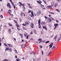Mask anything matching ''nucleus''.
<instances>
[{
  "instance_id": "nucleus-14",
  "label": "nucleus",
  "mask_w": 61,
  "mask_h": 61,
  "mask_svg": "<svg viewBox=\"0 0 61 61\" xmlns=\"http://www.w3.org/2000/svg\"><path fill=\"white\" fill-rule=\"evenodd\" d=\"M58 25V24H54V25L55 26H57Z\"/></svg>"
},
{
  "instance_id": "nucleus-58",
  "label": "nucleus",
  "mask_w": 61,
  "mask_h": 61,
  "mask_svg": "<svg viewBox=\"0 0 61 61\" xmlns=\"http://www.w3.org/2000/svg\"><path fill=\"white\" fill-rule=\"evenodd\" d=\"M29 48H30V49H31V46H29Z\"/></svg>"
},
{
  "instance_id": "nucleus-2",
  "label": "nucleus",
  "mask_w": 61,
  "mask_h": 61,
  "mask_svg": "<svg viewBox=\"0 0 61 61\" xmlns=\"http://www.w3.org/2000/svg\"><path fill=\"white\" fill-rule=\"evenodd\" d=\"M41 11L39 10L38 12H37V15H41Z\"/></svg>"
},
{
  "instance_id": "nucleus-61",
  "label": "nucleus",
  "mask_w": 61,
  "mask_h": 61,
  "mask_svg": "<svg viewBox=\"0 0 61 61\" xmlns=\"http://www.w3.org/2000/svg\"><path fill=\"white\" fill-rule=\"evenodd\" d=\"M36 15H37V14H34V15H35V16H36Z\"/></svg>"
},
{
  "instance_id": "nucleus-38",
  "label": "nucleus",
  "mask_w": 61,
  "mask_h": 61,
  "mask_svg": "<svg viewBox=\"0 0 61 61\" xmlns=\"http://www.w3.org/2000/svg\"><path fill=\"white\" fill-rule=\"evenodd\" d=\"M28 19H29V20H31V18L30 17H29L28 18Z\"/></svg>"
},
{
  "instance_id": "nucleus-27",
  "label": "nucleus",
  "mask_w": 61,
  "mask_h": 61,
  "mask_svg": "<svg viewBox=\"0 0 61 61\" xmlns=\"http://www.w3.org/2000/svg\"><path fill=\"white\" fill-rule=\"evenodd\" d=\"M15 53H18L17 52V51L16 50V49H15Z\"/></svg>"
},
{
  "instance_id": "nucleus-12",
  "label": "nucleus",
  "mask_w": 61,
  "mask_h": 61,
  "mask_svg": "<svg viewBox=\"0 0 61 61\" xmlns=\"http://www.w3.org/2000/svg\"><path fill=\"white\" fill-rule=\"evenodd\" d=\"M40 20H38V24H40Z\"/></svg>"
},
{
  "instance_id": "nucleus-20",
  "label": "nucleus",
  "mask_w": 61,
  "mask_h": 61,
  "mask_svg": "<svg viewBox=\"0 0 61 61\" xmlns=\"http://www.w3.org/2000/svg\"><path fill=\"white\" fill-rule=\"evenodd\" d=\"M61 38H58V39L57 40V42H58V41H59V40H61Z\"/></svg>"
},
{
  "instance_id": "nucleus-36",
  "label": "nucleus",
  "mask_w": 61,
  "mask_h": 61,
  "mask_svg": "<svg viewBox=\"0 0 61 61\" xmlns=\"http://www.w3.org/2000/svg\"><path fill=\"white\" fill-rule=\"evenodd\" d=\"M19 3L20 4L21 6L22 5V3L21 2H19Z\"/></svg>"
},
{
  "instance_id": "nucleus-39",
  "label": "nucleus",
  "mask_w": 61,
  "mask_h": 61,
  "mask_svg": "<svg viewBox=\"0 0 61 61\" xmlns=\"http://www.w3.org/2000/svg\"><path fill=\"white\" fill-rule=\"evenodd\" d=\"M19 61V59L18 58L16 60V61Z\"/></svg>"
},
{
  "instance_id": "nucleus-24",
  "label": "nucleus",
  "mask_w": 61,
  "mask_h": 61,
  "mask_svg": "<svg viewBox=\"0 0 61 61\" xmlns=\"http://www.w3.org/2000/svg\"><path fill=\"white\" fill-rule=\"evenodd\" d=\"M8 46L9 47H11V45L10 44H8Z\"/></svg>"
},
{
  "instance_id": "nucleus-8",
  "label": "nucleus",
  "mask_w": 61,
  "mask_h": 61,
  "mask_svg": "<svg viewBox=\"0 0 61 61\" xmlns=\"http://www.w3.org/2000/svg\"><path fill=\"white\" fill-rule=\"evenodd\" d=\"M46 24V23L44 22H41V25H45Z\"/></svg>"
},
{
  "instance_id": "nucleus-19",
  "label": "nucleus",
  "mask_w": 61,
  "mask_h": 61,
  "mask_svg": "<svg viewBox=\"0 0 61 61\" xmlns=\"http://www.w3.org/2000/svg\"><path fill=\"white\" fill-rule=\"evenodd\" d=\"M57 35H56V36L54 38V39H55V41H56V38H57Z\"/></svg>"
},
{
  "instance_id": "nucleus-50",
  "label": "nucleus",
  "mask_w": 61,
  "mask_h": 61,
  "mask_svg": "<svg viewBox=\"0 0 61 61\" xmlns=\"http://www.w3.org/2000/svg\"><path fill=\"white\" fill-rule=\"evenodd\" d=\"M51 53V51H50L49 53L48 54L49 55H50V53Z\"/></svg>"
},
{
  "instance_id": "nucleus-42",
  "label": "nucleus",
  "mask_w": 61,
  "mask_h": 61,
  "mask_svg": "<svg viewBox=\"0 0 61 61\" xmlns=\"http://www.w3.org/2000/svg\"><path fill=\"white\" fill-rule=\"evenodd\" d=\"M22 25H23V26H25L26 25L25 24H22Z\"/></svg>"
},
{
  "instance_id": "nucleus-11",
  "label": "nucleus",
  "mask_w": 61,
  "mask_h": 61,
  "mask_svg": "<svg viewBox=\"0 0 61 61\" xmlns=\"http://www.w3.org/2000/svg\"><path fill=\"white\" fill-rule=\"evenodd\" d=\"M31 15H32L34 17V13H33V11H32L31 12Z\"/></svg>"
},
{
  "instance_id": "nucleus-26",
  "label": "nucleus",
  "mask_w": 61,
  "mask_h": 61,
  "mask_svg": "<svg viewBox=\"0 0 61 61\" xmlns=\"http://www.w3.org/2000/svg\"><path fill=\"white\" fill-rule=\"evenodd\" d=\"M56 10L58 12H60V10H59L58 9H56Z\"/></svg>"
},
{
  "instance_id": "nucleus-29",
  "label": "nucleus",
  "mask_w": 61,
  "mask_h": 61,
  "mask_svg": "<svg viewBox=\"0 0 61 61\" xmlns=\"http://www.w3.org/2000/svg\"><path fill=\"white\" fill-rule=\"evenodd\" d=\"M33 34V32L32 31H31L30 32V34L31 35H32Z\"/></svg>"
},
{
  "instance_id": "nucleus-45",
  "label": "nucleus",
  "mask_w": 61,
  "mask_h": 61,
  "mask_svg": "<svg viewBox=\"0 0 61 61\" xmlns=\"http://www.w3.org/2000/svg\"><path fill=\"white\" fill-rule=\"evenodd\" d=\"M23 13L22 12H21V16H22L23 15Z\"/></svg>"
},
{
  "instance_id": "nucleus-15",
  "label": "nucleus",
  "mask_w": 61,
  "mask_h": 61,
  "mask_svg": "<svg viewBox=\"0 0 61 61\" xmlns=\"http://www.w3.org/2000/svg\"><path fill=\"white\" fill-rule=\"evenodd\" d=\"M9 25L10 26H13V25H12L11 24H10L9 23Z\"/></svg>"
},
{
  "instance_id": "nucleus-48",
  "label": "nucleus",
  "mask_w": 61,
  "mask_h": 61,
  "mask_svg": "<svg viewBox=\"0 0 61 61\" xmlns=\"http://www.w3.org/2000/svg\"><path fill=\"white\" fill-rule=\"evenodd\" d=\"M8 61V60L6 59H5L4 60H3V61Z\"/></svg>"
},
{
  "instance_id": "nucleus-52",
  "label": "nucleus",
  "mask_w": 61,
  "mask_h": 61,
  "mask_svg": "<svg viewBox=\"0 0 61 61\" xmlns=\"http://www.w3.org/2000/svg\"><path fill=\"white\" fill-rule=\"evenodd\" d=\"M41 52H42V55H43V54H44V52H43V51H42Z\"/></svg>"
},
{
  "instance_id": "nucleus-22",
  "label": "nucleus",
  "mask_w": 61,
  "mask_h": 61,
  "mask_svg": "<svg viewBox=\"0 0 61 61\" xmlns=\"http://www.w3.org/2000/svg\"><path fill=\"white\" fill-rule=\"evenodd\" d=\"M61 38H58V39L57 40V42H58V41H59V40H61Z\"/></svg>"
},
{
  "instance_id": "nucleus-56",
  "label": "nucleus",
  "mask_w": 61,
  "mask_h": 61,
  "mask_svg": "<svg viewBox=\"0 0 61 61\" xmlns=\"http://www.w3.org/2000/svg\"><path fill=\"white\" fill-rule=\"evenodd\" d=\"M61 1V0H57V1L58 2H59V1Z\"/></svg>"
},
{
  "instance_id": "nucleus-18",
  "label": "nucleus",
  "mask_w": 61,
  "mask_h": 61,
  "mask_svg": "<svg viewBox=\"0 0 61 61\" xmlns=\"http://www.w3.org/2000/svg\"><path fill=\"white\" fill-rule=\"evenodd\" d=\"M25 47V45L22 44L21 46V47Z\"/></svg>"
},
{
  "instance_id": "nucleus-64",
  "label": "nucleus",
  "mask_w": 61,
  "mask_h": 61,
  "mask_svg": "<svg viewBox=\"0 0 61 61\" xmlns=\"http://www.w3.org/2000/svg\"><path fill=\"white\" fill-rule=\"evenodd\" d=\"M45 29L46 30H47V28H46H46H45Z\"/></svg>"
},
{
  "instance_id": "nucleus-53",
  "label": "nucleus",
  "mask_w": 61,
  "mask_h": 61,
  "mask_svg": "<svg viewBox=\"0 0 61 61\" xmlns=\"http://www.w3.org/2000/svg\"><path fill=\"white\" fill-rule=\"evenodd\" d=\"M12 3V4L13 6H14V3L13 2H12V3Z\"/></svg>"
},
{
  "instance_id": "nucleus-3",
  "label": "nucleus",
  "mask_w": 61,
  "mask_h": 61,
  "mask_svg": "<svg viewBox=\"0 0 61 61\" xmlns=\"http://www.w3.org/2000/svg\"><path fill=\"white\" fill-rule=\"evenodd\" d=\"M30 26L31 28H34V24H33L32 23H31L30 24Z\"/></svg>"
},
{
  "instance_id": "nucleus-33",
  "label": "nucleus",
  "mask_w": 61,
  "mask_h": 61,
  "mask_svg": "<svg viewBox=\"0 0 61 61\" xmlns=\"http://www.w3.org/2000/svg\"><path fill=\"white\" fill-rule=\"evenodd\" d=\"M8 32L10 34V32H11V30L9 29L8 30Z\"/></svg>"
},
{
  "instance_id": "nucleus-60",
  "label": "nucleus",
  "mask_w": 61,
  "mask_h": 61,
  "mask_svg": "<svg viewBox=\"0 0 61 61\" xmlns=\"http://www.w3.org/2000/svg\"><path fill=\"white\" fill-rule=\"evenodd\" d=\"M50 13L51 14H54V13L53 12H51Z\"/></svg>"
},
{
  "instance_id": "nucleus-16",
  "label": "nucleus",
  "mask_w": 61,
  "mask_h": 61,
  "mask_svg": "<svg viewBox=\"0 0 61 61\" xmlns=\"http://www.w3.org/2000/svg\"><path fill=\"white\" fill-rule=\"evenodd\" d=\"M20 36H21V38H23V35H22V34L21 33L20 34Z\"/></svg>"
},
{
  "instance_id": "nucleus-28",
  "label": "nucleus",
  "mask_w": 61,
  "mask_h": 61,
  "mask_svg": "<svg viewBox=\"0 0 61 61\" xmlns=\"http://www.w3.org/2000/svg\"><path fill=\"white\" fill-rule=\"evenodd\" d=\"M49 41H46L45 42V43L46 44H47V43H49Z\"/></svg>"
},
{
  "instance_id": "nucleus-57",
  "label": "nucleus",
  "mask_w": 61,
  "mask_h": 61,
  "mask_svg": "<svg viewBox=\"0 0 61 61\" xmlns=\"http://www.w3.org/2000/svg\"><path fill=\"white\" fill-rule=\"evenodd\" d=\"M55 48V46H54L52 48V49H54V48Z\"/></svg>"
},
{
  "instance_id": "nucleus-41",
  "label": "nucleus",
  "mask_w": 61,
  "mask_h": 61,
  "mask_svg": "<svg viewBox=\"0 0 61 61\" xmlns=\"http://www.w3.org/2000/svg\"><path fill=\"white\" fill-rule=\"evenodd\" d=\"M30 16H31V17H32V18H33V17H33V15H30Z\"/></svg>"
},
{
  "instance_id": "nucleus-10",
  "label": "nucleus",
  "mask_w": 61,
  "mask_h": 61,
  "mask_svg": "<svg viewBox=\"0 0 61 61\" xmlns=\"http://www.w3.org/2000/svg\"><path fill=\"white\" fill-rule=\"evenodd\" d=\"M37 2L38 3H39L40 5H41V4L42 3V2H41L40 0H39V1H37Z\"/></svg>"
},
{
  "instance_id": "nucleus-13",
  "label": "nucleus",
  "mask_w": 61,
  "mask_h": 61,
  "mask_svg": "<svg viewBox=\"0 0 61 61\" xmlns=\"http://www.w3.org/2000/svg\"><path fill=\"white\" fill-rule=\"evenodd\" d=\"M42 39L41 38H40L38 40V41H40V42H41L42 41Z\"/></svg>"
},
{
  "instance_id": "nucleus-9",
  "label": "nucleus",
  "mask_w": 61,
  "mask_h": 61,
  "mask_svg": "<svg viewBox=\"0 0 61 61\" xmlns=\"http://www.w3.org/2000/svg\"><path fill=\"white\" fill-rule=\"evenodd\" d=\"M51 7H52L51 6H48L47 7V8L48 9H50Z\"/></svg>"
},
{
  "instance_id": "nucleus-1",
  "label": "nucleus",
  "mask_w": 61,
  "mask_h": 61,
  "mask_svg": "<svg viewBox=\"0 0 61 61\" xmlns=\"http://www.w3.org/2000/svg\"><path fill=\"white\" fill-rule=\"evenodd\" d=\"M7 50H10V52H11L12 51V49L11 48H9V47H8L6 48L5 51H7Z\"/></svg>"
},
{
  "instance_id": "nucleus-4",
  "label": "nucleus",
  "mask_w": 61,
  "mask_h": 61,
  "mask_svg": "<svg viewBox=\"0 0 61 61\" xmlns=\"http://www.w3.org/2000/svg\"><path fill=\"white\" fill-rule=\"evenodd\" d=\"M7 7L11 8V6H10V3H8L7 4Z\"/></svg>"
},
{
  "instance_id": "nucleus-35",
  "label": "nucleus",
  "mask_w": 61,
  "mask_h": 61,
  "mask_svg": "<svg viewBox=\"0 0 61 61\" xmlns=\"http://www.w3.org/2000/svg\"><path fill=\"white\" fill-rule=\"evenodd\" d=\"M20 22H22V19L20 18Z\"/></svg>"
},
{
  "instance_id": "nucleus-62",
  "label": "nucleus",
  "mask_w": 61,
  "mask_h": 61,
  "mask_svg": "<svg viewBox=\"0 0 61 61\" xmlns=\"http://www.w3.org/2000/svg\"><path fill=\"white\" fill-rule=\"evenodd\" d=\"M47 22H50L51 21H50V20H47Z\"/></svg>"
},
{
  "instance_id": "nucleus-30",
  "label": "nucleus",
  "mask_w": 61,
  "mask_h": 61,
  "mask_svg": "<svg viewBox=\"0 0 61 61\" xmlns=\"http://www.w3.org/2000/svg\"><path fill=\"white\" fill-rule=\"evenodd\" d=\"M29 36V35H26V38H27V39H28V38Z\"/></svg>"
},
{
  "instance_id": "nucleus-49",
  "label": "nucleus",
  "mask_w": 61,
  "mask_h": 61,
  "mask_svg": "<svg viewBox=\"0 0 61 61\" xmlns=\"http://www.w3.org/2000/svg\"><path fill=\"white\" fill-rule=\"evenodd\" d=\"M0 17L1 18H3V16H2V15H0Z\"/></svg>"
},
{
  "instance_id": "nucleus-32",
  "label": "nucleus",
  "mask_w": 61,
  "mask_h": 61,
  "mask_svg": "<svg viewBox=\"0 0 61 61\" xmlns=\"http://www.w3.org/2000/svg\"><path fill=\"white\" fill-rule=\"evenodd\" d=\"M48 20L50 21V22H51V21H52V20H51L50 18H49L48 19Z\"/></svg>"
},
{
  "instance_id": "nucleus-55",
  "label": "nucleus",
  "mask_w": 61,
  "mask_h": 61,
  "mask_svg": "<svg viewBox=\"0 0 61 61\" xmlns=\"http://www.w3.org/2000/svg\"><path fill=\"white\" fill-rule=\"evenodd\" d=\"M41 7H44V6L43 5H41Z\"/></svg>"
},
{
  "instance_id": "nucleus-44",
  "label": "nucleus",
  "mask_w": 61,
  "mask_h": 61,
  "mask_svg": "<svg viewBox=\"0 0 61 61\" xmlns=\"http://www.w3.org/2000/svg\"><path fill=\"white\" fill-rule=\"evenodd\" d=\"M50 18H51V19H52V20H54V19L52 18V17H50Z\"/></svg>"
},
{
  "instance_id": "nucleus-5",
  "label": "nucleus",
  "mask_w": 61,
  "mask_h": 61,
  "mask_svg": "<svg viewBox=\"0 0 61 61\" xmlns=\"http://www.w3.org/2000/svg\"><path fill=\"white\" fill-rule=\"evenodd\" d=\"M53 45V43H51V44L50 45H49V46H50V48H52V46Z\"/></svg>"
},
{
  "instance_id": "nucleus-51",
  "label": "nucleus",
  "mask_w": 61,
  "mask_h": 61,
  "mask_svg": "<svg viewBox=\"0 0 61 61\" xmlns=\"http://www.w3.org/2000/svg\"><path fill=\"white\" fill-rule=\"evenodd\" d=\"M32 53L33 54H34V55H36V54H35V53L34 52H33Z\"/></svg>"
},
{
  "instance_id": "nucleus-23",
  "label": "nucleus",
  "mask_w": 61,
  "mask_h": 61,
  "mask_svg": "<svg viewBox=\"0 0 61 61\" xmlns=\"http://www.w3.org/2000/svg\"><path fill=\"white\" fill-rule=\"evenodd\" d=\"M38 27L39 28H41V25H40V24H38Z\"/></svg>"
},
{
  "instance_id": "nucleus-21",
  "label": "nucleus",
  "mask_w": 61,
  "mask_h": 61,
  "mask_svg": "<svg viewBox=\"0 0 61 61\" xmlns=\"http://www.w3.org/2000/svg\"><path fill=\"white\" fill-rule=\"evenodd\" d=\"M61 38H58V39L57 40V42H58V41H59V40H61Z\"/></svg>"
},
{
  "instance_id": "nucleus-46",
  "label": "nucleus",
  "mask_w": 61,
  "mask_h": 61,
  "mask_svg": "<svg viewBox=\"0 0 61 61\" xmlns=\"http://www.w3.org/2000/svg\"><path fill=\"white\" fill-rule=\"evenodd\" d=\"M51 26H52L51 25H49V27L50 28H51Z\"/></svg>"
},
{
  "instance_id": "nucleus-31",
  "label": "nucleus",
  "mask_w": 61,
  "mask_h": 61,
  "mask_svg": "<svg viewBox=\"0 0 61 61\" xmlns=\"http://www.w3.org/2000/svg\"><path fill=\"white\" fill-rule=\"evenodd\" d=\"M44 17L45 19H48V18H47V17L46 16H45Z\"/></svg>"
},
{
  "instance_id": "nucleus-6",
  "label": "nucleus",
  "mask_w": 61,
  "mask_h": 61,
  "mask_svg": "<svg viewBox=\"0 0 61 61\" xmlns=\"http://www.w3.org/2000/svg\"><path fill=\"white\" fill-rule=\"evenodd\" d=\"M57 5H58V3H55L54 6L55 7H56Z\"/></svg>"
},
{
  "instance_id": "nucleus-47",
  "label": "nucleus",
  "mask_w": 61,
  "mask_h": 61,
  "mask_svg": "<svg viewBox=\"0 0 61 61\" xmlns=\"http://www.w3.org/2000/svg\"><path fill=\"white\" fill-rule=\"evenodd\" d=\"M31 12V10H29V11H28V13L29 14V13H30Z\"/></svg>"
},
{
  "instance_id": "nucleus-7",
  "label": "nucleus",
  "mask_w": 61,
  "mask_h": 61,
  "mask_svg": "<svg viewBox=\"0 0 61 61\" xmlns=\"http://www.w3.org/2000/svg\"><path fill=\"white\" fill-rule=\"evenodd\" d=\"M29 23V22L28 21H26L25 22V23L26 25H28V23Z\"/></svg>"
},
{
  "instance_id": "nucleus-25",
  "label": "nucleus",
  "mask_w": 61,
  "mask_h": 61,
  "mask_svg": "<svg viewBox=\"0 0 61 61\" xmlns=\"http://www.w3.org/2000/svg\"><path fill=\"white\" fill-rule=\"evenodd\" d=\"M33 31V32H34V33H35V34H37L36 33V30H34Z\"/></svg>"
},
{
  "instance_id": "nucleus-40",
  "label": "nucleus",
  "mask_w": 61,
  "mask_h": 61,
  "mask_svg": "<svg viewBox=\"0 0 61 61\" xmlns=\"http://www.w3.org/2000/svg\"><path fill=\"white\" fill-rule=\"evenodd\" d=\"M4 45H5V46H7H7L6 45V44H5V43H4Z\"/></svg>"
},
{
  "instance_id": "nucleus-63",
  "label": "nucleus",
  "mask_w": 61,
  "mask_h": 61,
  "mask_svg": "<svg viewBox=\"0 0 61 61\" xmlns=\"http://www.w3.org/2000/svg\"><path fill=\"white\" fill-rule=\"evenodd\" d=\"M29 6V7H30V8H32V7H31L30 6Z\"/></svg>"
},
{
  "instance_id": "nucleus-37",
  "label": "nucleus",
  "mask_w": 61,
  "mask_h": 61,
  "mask_svg": "<svg viewBox=\"0 0 61 61\" xmlns=\"http://www.w3.org/2000/svg\"><path fill=\"white\" fill-rule=\"evenodd\" d=\"M42 26L43 29H45V28H46V26L45 25L44 26Z\"/></svg>"
},
{
  "instance_id": "nucleus-43",
  "label": "nucleus",
  "mask_w": 61,
  "mask_h": 61,
  "mask_svg": "<svg viewBox=\"0 0 61 61\" xmlns=\"http://www.w3.org/2000/svg\"><path fill=\"white\" fill-rule=\"evenodd\" d=\"M41 58V57H39V59H37L38 60H39V61L40 60Z\"/></svg>"
},
{
  "instance_id": "nucleus-34",
  "label": "nucleus",
  "mask_w": 61,
  "mask_h": 61,
  "mask_svg": "<svg viewBox=\"0 0 61 61\" xmlns=\"http://www.w3.org/2000/svg\"><path fill=\"white\" fill-rule=\"evenodd\" d=\"M16 26H17V27H19V25H18L17 24H16Z\"/></svg>"
},
{
  "instance_id": "nucleus-59",
  "label": "nucleus",
  "mask_w": 61,
  "mask_h": 61,
  "mask_svg": "<svg viewBox=\"0 0 61 61\" xmlns=\"http://www.w3.org/2000/svg\"><path fill=\"white\" fill-rule=\"evenodd\" d=\"M23 9L24 10H25V6H23Z\"/></svg>"
},
{
  "instance_id": "nucleus-54",
  "label": "nucleus",
  "mask_w": 61,
  "mask_h": 61,
  "mask_svg": "<svg viewBox=\"0 0 61 61\" xmlns=\"http://www.w3.org/2000/svg\"><path fill=\"white\" fill-rule=\"evenodd\" d=\"M14 21H15V22L16 23V24H17V21H15V20H14Z\"/></svg>"
},
{
  "instance_id": "nucleus-17",
  "label": "nucleus",
  "mask_w": 61,
  "mask_h": 61,
  "mask_svg": "<svg viewBox=\"0 0 61 61\" xmlns=\"http://www.w3.org/2000/svg\"><path fill=\"white\" fill-rule=\"evenodd\" d=\"M51 3L52 6L54 5V2H51Z\"/></svg>"
}]
</instances>
